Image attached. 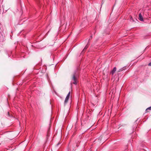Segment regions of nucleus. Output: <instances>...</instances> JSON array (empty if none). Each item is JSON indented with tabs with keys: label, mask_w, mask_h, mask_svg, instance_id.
I'll use <instances>...</instances> for the list:
<instances>
[{
	"label": "nucleus",
	"mask_w": 151,
	"mask_h": 151,
	"mask_svg": "<svg viewBox=\"0 0 151 151\" xmlns=\"http://www.w3.org/2000/svg\"><path fill=\"white\" fill-rule=\"evenodd\" d=\"M139 19H143V17L142 14H140L139 15Z\"/></svg>",
	"instance_id": "obj_5"
},
{
	"label": "nucleus",
	"mask_w": 151,
	"mask_h": 151,
	"mask_svg": "<svg viewBox=\"0 0 151 151\" xmlns=\"http://www.w3.org/2000/svg\"><path fill=\"white\" fill-rule=\"evenodd\" d=\"M133 21H134V19H132Z\"/></svg>",
	"instance_id": "obj_10"
},
{
	"label": "nucleus",
	"mask_w": 151,
	"mask_h": 151,
	"mask_svg": "<svg viewBox=\"0 0 151 151\" xmlns=\"http://www.w3.org/2000/svg\"><path fill=\"white\" fill-rule=\"evenodd\" d=\"M148 65L149 66H151V62L149 64H148Z\"/></svg>",
	"instance_id": "obj_8"
},
{
	"label": "nucleus",
	"mask_w": 151,
	"mask_h": 151,
	"mask_svg": "<svg viewBox=\"0 0 151 151\" xmlns=\"http://www.w3.org/2000/svg\"><path fill=\"white\" fill-rule=\"evenodd\" d=\"M132 17H131V18H132Z\"/></svg>",
	"instance_id": "obj_11"
},
{
	"label": "nucleus",
	"mask_w": 151,
	"mask_h": 151,
	"mask_svg": "<svg viewBox=\"0 0 151 151\" xmlns=\"http://www.w3.org/2000/svg\"><path fill=\"white\" fill-rule=\"evenodd\" d=\"M116 70V68L115 67L113 68V70L111 72L110 74H111L112 75H113L114 74V73H115V72Z\"/></svg>",
	"instance_id": "obj_3"
},
{
	"label": "nucleus",
	"mask_w": 151,
	"mask_h": 151,
	"mask_svg": "<svg viewBox=\"0 0 151 151\" xmlns=\"http://www.w3.org/2000/svg\"><path fill=\"white\" fill-rule=\"evenodd\" d=\"M78 77V72L77 71H75L73 73L72 80L73 81V83L76 84L77 83V78Z\"/></svg>",
	"instance_id": "obj_1"
},
{
	"label": "nucleus",
	"mask_w": 151,
	"mask_h": 151,
	"mask_svg": "<svg viewBox=\"0 0 151 151\" xmlns=\"http://www.w3.org/2000/svg\"><path fill=\"white\" fill-rule=\"evenodd\" d=\"M151 110V106L148 108H147V109H146V110Z\"/></svg>",
	"instance_id": "obj_7"
},
{
	"label": "nucleus",
	"mask_w": 151,
	"mask_h": 151,
	"mask_svg": "<svg viewBox=\"0 0 151 151\" xmlns=\"http://www.w3.org/2000/svg\"><path fill=\"white\" fill-rule=\"evenodd\" d=\"M70 94V91L68 93V95H67V96L65 99V101H64V103L65 104L67 103V102H68V99L69 98Z\"/></svg>",
	"instance_id": "obj_2"
},
{
	"label": "nucleus",
	"mask_w": 151,
	"mask_h": 151,
	"mask_svg": "<svg viewBox=\"0 0 151 151\" xmlns=\"http://www.w3.org/2000/svg\"><path fill=\"white\" fill-rule=\"evenodd\" d=\"M124 70V69H123V68H121V69H120L118 71V72H121L122 71H123V70Z\"/></svg>",
	"instance_id": "obj_6"
},
{
	"label": "nucleus",
	"mask_w": 151,
	"mask_h": 151,
	"mask_svg": "<svg viewBox=\"0 0 151 151\" xmlns=\"http://www.w3.org/2000/svg\"><path fill=\"white\" fill-rule=\"evenodd\" d=\"M88 47V45H86V46H85V47H84V49L82 51V52L81 53L83 54L85 50Z\"/></svg>",
	"instance_id": "obj_4"
},
{
	"label": "nucleus",
	"mask_w": 151,
	"mask_h": 151,
	"mask_svg": "<svg viewBox=\"0 0 151 151\" xmlns=\"http://www.w3.org/2000/svg\"><path fill=\"white\" fill-rule=\"evenodd\" d=\"M141 21H144V19H139Z\"/></svg>",
	"instance_id": "obj_9"
}]
</instances>
